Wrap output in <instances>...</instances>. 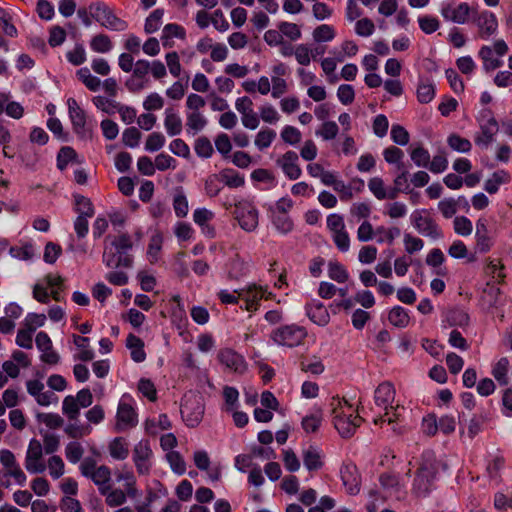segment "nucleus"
Returning <instances> with one entry per match:
<instances>
[{
    "instance_id": "nucleus-1",
    "label": "nucleus",
    "mask_w": 512,
    "mask_h": 512,
    "mask_svg": "<svg viewBox=\"0 0 512 512\" xmlns=\"http://www.w3.org/2000/svg\"><path fill=\"white\" fill-rule=\"evenodd\" d=\"M133 248V241L129 234L107 236L104 241L102 261L108 268L125 267L133 265V256L128 251Z\"/></svg>"
},
{
    "instance_id": "nucleus-2",
    "label": "nucleus",
    "mask_w": 512,
    "mask_h": 512,
    "mask_svg": "<svg viewBox=\"0 0 512 512\" xmlns=\"http://www.w3.org/2000/svg\"><path fill=\"white\" fill-rule=\"evenodd\" d=\"M331 414L335 429L343 438H350L356 432L363 422L359 416V408L357 414L354 415L352 405L347 400L339 397H333L330 401Z\"/></svg>"
},
{
    "instance_id": "nucleus-3",
    "label": "nucleus",
    "mask_w": 512,
    "mask_h": 512,
    "mask_svg": "<svg viewBox=\"0 0 512 512\" xmlns=\"http://www.w3.org/2000/svg\"><path fill=\"white\" fill-rule=\"evenodd\" d=\"M508 45L503 39L496 40L493 45H483L478 51V57L482 61V69L490 73L503 65L501 57L508 53Z\"/></svg>"
},
{
    "instance_id": "nucleus-4",
    "label": "nucleus",
    "mask_w": 512,
    "mask_h": 512,
    "mask_svg": "<svg viewBox=\"0 0 512 512\" xmlns=\"http://www.w3.org/2000/svg\"><path fill=\"white\" fill-rule=\"evenodd\" d=\"M205 411L203 397L197 393L185 394L181 403V415L188 427H197L202 421Z\"/></svg>"
},
{
    "instance_id": "nucleus-5",
    "label": "nucleus",
    "mask_w": 512,
    "mask_h": 512,
    "mask_svg": "<svg viewBox=\"0 0 512 512\" xmlns=\"http://www.w3.org/2000/svg\"><path fill=\"white\" fill-rule=\"evenodd\" d=\"M67 106L74 133L80 140L90 141L93 137V127L88 122L85 111L74 98H68Z\"/></svg>"
},
{
    "instance_id": "nucleus-6",
    "label": "nucleus",
    "mask_w": 512,
    "mask_h": 512,
    "mask_svg": "<svg viewBox=\"0 0 512 512\" xmlns=\"http://www.w3.org/2000/svg\"><path fill=\"white\" fill-rule=\"evenodd\" d=\"M307 337V331L297 324L283 325L272 330L271 340L280 346L296 347L303 343Z\"/></svg>"
},
{
    "instance_id": "nucleus-7",
    "label": "nucleus",
    "mask_w": 512,
    "mask_h": 512,
    "mask_svg": "<svg viewBox=\"0 0 512 512\" xmlns=\"http://www.w3.org/2000/svg\"><path fill=\"white\" fill-rule=\"evenodd\" d=\"M89 12L92 18L100 23L101 26L113 30L124 31L128 24L126 21L117 17L114 12L104 3L95 2L90 4Z\"/></svg>"
},
{
    "instance_id": "nucleus-8",
    "label": "nucleus",
    "mask_w": 512,
    "mask_h": 512,
    "mask_svg": "<svg viewBox=\"0 0 512 512\" xmlns=\"http://www.w3.org/2000/svg\"><path fill=\"white\" fill-rule=\"evenodd\" d=\"M234 215L243 230L253 232L257 229L259 212L250 201L241 200L235 203Z\"/></svg>"
},
{
    "instance_id": "nucleus-9",
    "label": "nucleus",
    "mask_w": 512,
    "mask_h": 512,
    "mask_svg": "<svg viewBox=\"0 0 512 512\" xmlns=\"http://www.w3.org/2000/svg\"><path fill=\"white\" fill-rule=\"evenodd\" d=\"M437 465L432 461H425L417 470L413 483V491L418 496H426L432 488L437 474Z\"/></svg>"
},
{
    "instance_id": "nucleus-10",
    "label": "nucleus",
    "mask_w": 512,
    "mask_h": 512,
    "mask_svg": "<svg viewBox=\"0 0 512 512\" xmlns=\"http://www.w3.org/2000/svg\"><path fill=\"white\" fill-rule=\"evenodd\" d=\"M153 451L149 440H140L133 448L132 460L139 475H148L152 468Z\"/></svg>"
},
{
    "instance_id": "nucleus-11",
    "label": "nucleus",
    "mask_w": 512,
    "mask_h": 512,
    "mask_svg": "<svg viewBox=\"0 0 512 512\" xmlns=\"http://www.w3.org/2000/svg\"><path fill=\"white\" fill-rule=\"evenodd\" d=\"M426 210H416L411 214V221L415 229L423 236L433 240L441 239L443 232L438 224L429 216Z\"/></svg>"
},
{
    "instance_id": "nucleus-12",
    "label": "nucleus",
    "mask_w": 512,
    "mask_h": 512,
    "mask_svg": "<svg viewBox=\"0 0 512 512\" xmlns=\"http://www.w3.org/2000/svg\"><path fill=\"white\" fill-rule=\"evenodd\" d=\"M25 468L31 474L43 473L46 470V464L43 461L42 444L35 438H32L28 444Z\"/></svg>"
},
{
    "instance_id": "nucleus-13",
    "label": "nucleus",
    "mask_w": 512,
    "mask_h": 512,
    "mask_svg": "<svg viewBox=\"0 0 512 512\" xmlns=\"http://www.w3.org/2000/svg\"><path fill=\"white\" fill-rule=\"evenodd\" d=\"M472 22L478 28V36L487 40L497 32L498 21L494 13L484 10L477 12L474 10L472 14Z\"/></svg>"
},
{
    "instance_id": "nucleus-14",
    "label": "nucleus",
    "mask_w": 512,
    "mask_h": 512,
    "mask_svg": "<svg viewBox=\"0 0 512 512\" xmlns=\"http://www.w3.org/2000/svg\"><path fill=\"white\" fill-rule=\"evenodd\" d=\"M239 297L251 302L248 306V309H250L254 302L262 298V291L253 285L247 289L235 290L233 293H230L228 290H220L218 293V298L223 304H237Z\"/></svg>"
},
{
    "instance_id": "nucleus-15",
    "label": "nucleus",
    "mask_w": 512,
    "mask_h": 512,
    "mask_svg": "<svg viewBox=\"0 0 512 512\" xmlns=\"http://www.w3.org/2000/svg\"><path fill=\"white\" fill-rule=\"evenodd\" d=\"M441 15L447 20L457 24H465L469 20L470 14L474 10L466 2H461L457 6L451 3H444L441 7Z\"/></svg>"
},
{
    "instance_id": "nucleus-16",
    "label": "nucleus",
    "mask_w": 512,
    "mask_h": 512,
    "mask_svg": "<svg viewBox=\"0 0 512 512\" xmlns=\"http://www.w3.org/2000/svg\"><path fill=\"white\" fill-rule=\"evenodd\" d=\"M35 342L41 352L40 360L42 362L48 365H57L60 362V355L53 349L52 341L46 332H39Z\"/></svg>"
},
{
    "instance_id": "nucleus-17",
    "label": "nucleus",
    "mask_w": 512,
    "mask_h": 512,
    "mask_svg": "<svg viewBox=\"0 0 512 512\" xmlns=\"http://www.w3.org/2000/svg\"><path fill=\"white\" fill-rule=\"evenodd\" d=\"M217 358L222 365L234 373L243 374L247 370V363L244 357L232 349L220 350Z\"/></svg>"
},
{
    "instance_id": "nucleus-18",
    "label": "nucleus",
    "mask_w": 512,
    "mask_h": 512,
    "mask_svg": "<svg viewBox=\"0 0 512 512\" xmlns=\"http://www.w3.org/2000/svg\"><path fill=\"white\" fill-rule=\"evenodd\" d=\"M298 155L294 151H287L276 160V164L282 169L283 173L290 179L296 180L301 174L302 170L298 164Z\"/></svg>"
},
{
    "instance_id": "nucleus-19",
    "label": "nucleus",
    "mask_w": 512,
    "mask_h": 512,
    "mask_svg": "<svg viewBox=\"0 0 512 512\" xmlns=\"http://www.w3.org/2000/svg\"><path fill=\"white\" fill-rule=\"evenodd\" d=\"M341 480L350 495H356L360 492V475L354 464H344L340 470Z\"/></svg>"
},
{
    "instance_id": "nucleus-20",
    "label": "nucleus",
    "mask_w": 512,
    "mask_h": 512,
    "mask_svg": "<svg viewBox=\"0 0 512 512\" xmlns=\"http://www.w3.org/2000/svg\"><path fill=\"white\" fill-rule=\"evenodd\" d=\"M499 126L495 118L490 117L486 122L481 123L480 132L474 137V142L482 149H487L494 141V136L497 134Z\"/></svg>"
},
{
    "instance_id": "nucleus-21",
    "label": "nucleus",
    "mask_w": 512,
    "mask_h": 512,
    "mask_svg": "<svg viewBox=\"0 0 512 512\" xmlns=\"http://www.w3.org/2000/svg\"><path fill=\"white\" fill-rule=\"evenodd\" d=\"M116 430L123 431L135 427L138 423L137 413L133 407L123 401H120L116 414Z\"/></svg>"
},
{
    "instance_id": "nucleus-22",
    "label": "nucleus",
    "mask_w": 512,
    "mask_h": 512,
    "mask_svg": "<svg viewBox=\"0 0 512 512\" xmlns=\"http://www.w3.org/2000/svg\"><path fill=\"white\" fill-rule=\"evenodd\" d=\"M395 399V389L390 382H383L378 385L374 392L375 404L384 408L386 414H389V406Z\"/></svg>"
},
{
    "instance_id": "nucleus-23",
    "label": "nucleus",
    "mask_w": 512,
    "mask_h": 512,
    "mask_svg": "<svg viewBox=\"0 0 512 512\" xmlns=\"http://www.w3.org/2000/svg\"><path fill=\"white\" fill-rule=\"evenodd\" d=\"M307 316L319 326H326L330 321V314L323 303L316 301L306 306Z\"/></svg>"
},
{
    "instance_id": "nucleus-24",
    "label": "nucleus",
    "mask_w": 512,
    "mask_h": 512,
    "mask_svg": "<svg viewBox=\"0 0 512 512\" xmlns=\"http://www.w3.org/2000/svg\"><path fill=\"white\" fill-rule=\"evenodd\" d=\"M476 247L479 252L485 253L490 250L492 246V239L489 236L487 222L485 219L480 218L476 222Z\"/></svg>"
},
{
    "instance_id": "nucleus-25",
    "label": "nucleus",
    "mask_w": 512,
    "mask_h": 512,
    "mask_svg": "<svg viewBox=\"0 0 512 512\" xmlns=\"http://www.w3.org/2000/svg\"><path fill=\"white\" fill-rule=\"evenodd\" d=\"M87 478L97 486L99 493H105V489L111 485V470L106 465H100Z\"/></svg>"
},
{
    "instance_id": "nucleus-26",
    "label": "nucleus",
    "mask_w": 512,
    "mask_h": 512,
    "mask_svg": "<svg viewBox=\"0 0 512 512\" xmlns=\"http://www.w3.org/2000/svg\"><path fill=\"white\" fill-rule=\"evenodd\" d=\"M164 115V127L167 134L171 137L179 135L183 128L181 117L172 108H166Z\"/></svg>"
},
{
    "instance_id": "nucleus-27",
    "label": "nucleus",
    "mask_w": 512,
    "mask_h": 512,
    "mask_svg": "<svg viewBox=\"0 0 512 512\" xmlns=\"http://www.w3.org/2000/svg\"><path fill=\"white\" fill-rule=\"evenodd\" d=\"M303 463L309 471H317L323 467L322 453L319 448L309 446L303 451Z\"/></svg>"
},
{
    "instance_id": "nucleus-28",
    "label": "nucleus",
    "mask_w": 512,
    "mask_h": 512,
    "mask_svg": "<svg viewBox=\"0 0 512 512\" xmlns=\"http://www.w3.org/2000/svg\"><path fill=\"white\" fill-rule=\"evenodd\" d=\"M126 347L130 350L131 358L136 363H141L146 359L144 351V342L134 334H129L126 339Z\"/></svg>"
},
{
    "instance_id": "nucleus-29",
    "label": "nucleus",
    "mask_w": 512,
    "mask_h": 512,
    "mask_svg": "<svg viewBox=\"0 0 512 512\" xmlns=\"http://www.w3.org/2000/svg\"><path fill=\"white\" fill-rule=\"evenodd\" d=\"M105 497V503L109 507H119L126 503L127 495L126 489L112 488V485L105 489V493H100Z\"/></svg>"
},
{
    "instance_id": "nucleus-30",
    "label": "nucleus",
    "mask_w": 512,
    "mask_h": 512,
    "mask_svg": "<svg viewBox=\"0 0 512 512\" xmlns=\"http://www.w3.org/2000/svg\"><path fill=\"white\" fill-rule=\"evenodd\" d=\"M208 121L202 112H186L187 133L195 135L205 128Z\"/></svg>"
},
{
    "instance_id": "nucleus-31",
    "label": "nucleus",
    "mask_w": 512,
    "mask_h": 512,
    "mask_svg": "<svg viewBox=\"0 0 512 512\" xmlns=\"http://www.w3.org/2000/svg\"><path fill=\"white\" fill-rule=\"evenodd\" d=\"M110 456L115 460H125L129 455L128 443L123 437L114 438L108 446Z\"/></svg>"
},
{
    "instance_id": "nucleus-32",
    "label": "nucleus",
    "mask_w": 512,
    "mask_h": 512,
    "mask_svg": "<svg viewBox=\"0 0 512 512\" xmlns=\"http://www.w3.org/2000/svg\"><path fill=\"white\" fill-rule=\"evenodd\" d=\"M220 180L229 188H239L245 184L244 177L234 169L226 168L218 173Z\"/></svg>"
},
{
    "instance_id": "nucleus-33",
    "label": "nucleus",
    "mask_w": 512,
    "mask_h": 512,
    "mask_svg": "<svg viewBox=\"0 0 512 512\" xmlns=\"http://www.w3.org/2000/svg\"><path fill=\"white\" fill-rule=\"evenodd\" d=\"M445 321L449 326L464 327L469 323V315L466 311L460 308H452L446 311Z\"/></svg>"
},
{
    "instance_id": "nucleus-34",
    "label": "nucleus",
    "mask_w": 512,
    "mask_h": 512,
    "mask_svg": "<svg viewBox=\"0 0 512 512\" xmlns=\"http://www.w3.org/2000/svg\"><path fill=\"white\" fill-rule=\"evenodd\" d=\"M171 422L166 414H160L158 418H150L145 422V431L150 435H156L159 430H167Z\"/></svg>"
},
{
    "instance_id": "nucleus-35",
    "label": "nucleus",
    "mask_w": 512,
    "mask_h": 512,
    "mask_svg": "<svg viewBox=\"0 0 512 512\" xmlns=\"http://www.w3.org/2000/svg\"><path fill=\"white\" fill-rule=\"evenodd\" d=\"M92 427L89 424H81L79 418L76 421H69L64 428V432L73 439L83 438L89 435Z\"/></svg>"
},
{
    "instance_id": "nucleus-36",
    "label": "nucleus",
    "mask_w": 512,
    "mask_h": 512,
    "mask_svg": "<svg viewBox=\"0 0 512 512\" xmlns=\"http://www.w3.org/2000/svg\"><path fill=\"white\" fill-rule=\"evenodd\" d=\"M388 320L395 327L405 328L410 322V317L406 309L395 306L390 310Z\"/></svg>"
},
{
    "instance_id": "nucleus-37",
    "label": "nucleus",
    "mask_w": 512,
    "mask_h": 512,
    "mask_svg": "<svg viewBox=\"0 0 512 512\" xmlns=\"http://www.w3.org/2000/svg\"><path fill=\"white\" fill-rule=\"evenodd\" d=\"M92 102L97 109L101 110L102 112L108 115L115 114L117 112L119 105L121 104L120 102L114 100V98L112 97H105L101 95L93 97Z\"/></svg>"
},
{
    "instance_id": "nucleus-38",
    "label": "nucleus",
    "mask_w": 512,
    "mask_h": 512,
    "mask_svg": "<svg viewBox=\"0 0 512 512\" xmlns=\"http://www.w3.org/2000/svg\"><path fill=\"white\" fill-rule=\"evenodd\" d=\"M510 362L507 357L500 358L492 369V375L500 385L508 384V370Z\"/></svg>"
},
{
    "instance_id": "nucleus-39",
    "label": "nucleus",
    "mask_w": 512,
    "mask_h": 512,
    "mask_svg": "<svg viewBox=\"0 0 512 512\" xmlns=\"http://www.w3.org/2000/svg\"><path fill=\"white\" fill-rule=\"evenodd\" d=\"M81 407L74 400V396L68 395L63 399L62 412L69 421H76L79 418Z\"/></svg>"
},
{
    "instance_id": "nucleus-40",
    "label": "nucleus",
    "mask_w": 512,
    "mask_h": 512,
    "mask_svg": "<svg viewBox=\"0 0 512 512\" xmlns=\"http://www.w3.org/2000/svg\"><path fill=\"white\" fill-rule=\"evenodd\" d=\"M117 481L125 482V489L129 498L134 499L139 496V490L136 486V478L131 471L119 473L116 476Z\"/></svg>"
},
{
    "instance_id": "nucleus-41",
    "label": "nucleus",
    "mask_w": 512,
    "mask_h": 512,
    "mask_svg": "<svg viewBox=\"0 0 512 512\" xmlns=\"http://www.w3.org/2000/svg\"><path fill=\"white\" fill-rule=\"evenodd\" d=\"M248 268L246 263L239 257L235 256L230 260L228 266V277L229 279L238 280L247 274Z\"/></svg>"
},
{
    "instance_id": "nucleus-42",
    "label": "nucleus",
    "mask_w": 512,
    "mask_h": 512,
    "mask_svg": "<svg viewBox=\"0 0 512 512\" xmlns=\"http://www.w3.org/2000/svg\"><path fill=\"white\" fill-rule=\"evenodd\" d=\"M75 211L78 216L93 217L95 210L91 200L83 195H75Z\"/></svg>"
},
{
    "instance_id": "nucleus-43",
    "label": "nucleus",
    "mask_w": 512,
    "mask_h": 512,
    "mask_svg": "<svg viewBox=\"0 0 512 512\" xmlns=\"http://www.w3.org/2000/svg\"><path fill=\"white\" fill-rule=\"evenodd\" d=\"M328 275L332 280L338 283H344L349 278L346 268L337 261H330L328 263Z\"/></svg>"
},
{
    "instance_id": "nucleus-44",
    "label": "nucleus",
    "mask_w": 512,
    "mask_h": 512,
    "mask_svg": "<svg viewBox=\"0 0 512 512\" xmlns=\"http://www.w3.org/2000/svg\"><path fill=\"white\" fill-rule=\"evenodd\" d=\"M276 138V132L270 128L261 129L255 137V146L260 150L268 148Z\"/></svg>"
},
{
    "instance_id": "nucleus-45",
    "label": "nucleus",
    "mask_w": 512,
    "mask_h": 512,
    "mask_svg": "<svg viewBox=\"0 0 512 512\" xmlns=\"http://www.w3.org/2000/svg\"><path fill=\"white\" fill-rule=\"evenodd\" d=\"M79 80L90 90L97 91L100 88L101 80L92 75L87 67L81 68L77 71Z\"/></svg>"
},
{
    "instance_id": "nucleus-46",
    "label": "nucleus",
    "mask_w": 512,
    "mask_h": 512,
    "mask_svg": "<svg viewBox=\"0 0 512 512\" xmlns=\"http://www.w3.org/2000/svg\"><path fill=\"white\" fill-rule=\"evenodd\" d=\"M447 143L451 149L460 153H468L472 148L471 142L458 134H451L447 138Z\"/></svg>"
},
{
    "instance_id": "nucleus-47",
    "label": "nucleus",
    "mask_w": 512,
    "mask_h": 512,
    "mask_svg": "<svg viewBox=\"0 0 512 512\" xmlns=\"http://www.w3.org/2000/svg\"><path fill=\"white\" fill-rule=\"evenodd\" d=\"M163 15H164L163 9L154 10L146 18L145 25H144V31L147 34H152V33L156 32L162 24Z\"/></svg>"
},
{
    "instance_id": "nucleus-48",
    "label": "nucleus",
    "mask_w": 512,
    "mask_h": 512,
    "mask_svg": "<svg viewBox=\"0 0 512 512\" xmlns=\"http://www.w3.org/2000/svg\"><path fill=\"white\" fill-rule=\"evenodd\" d=\"M84 454V448L81 443L77 441L69 442L65 447V456L66 459L72 463H78Z\"/></svg>"
},
{
    "instance_id": "nucleus-49",
    "label": "nucleus",
    "mask_w": 512,
    "mask_h": 512,
    "mask_svg": "<svg viewBox=\"0 0 512 512\" xmlns=\"http://www.w3.org/2000/svg\"><path fill=\"white\" fill-rule=\"evenodd\" d=\"M403 410H404V408L400 407L399 405H397L396 407H393L392 405H390L389 406V414L387 415L385 412L384 415H382L378 418H375L374 423L380 424L383 422H387L388 424H391V425H393L395 423H399L402 421L401 411H403Z\"/></svg>"
},
{
    "instance_id": "nucleus-50",
    "label": "nucleus",
    "mask_w": 512,
    "mask_h": 512,
    "mask_svg": "<svg viewBox=\"0 0 512 512\" xmlns=\"http://www.w3.org/2000/svg\"><path fill=\"white\" fill-rule=\"evenodd\" d=\"M90 47L97 53H107L112 49V42L105 34H98L90 41Z\"/></svg>"
},
{
    "instance_id": "nucleus-51",
    "label": "nucleus",
    "mask_w": 512,
    "mask_h": 512,
    "mask_svg": "<svg viewBox=\"0 0 512 512\" xmlns=\"http://www.w3.org/2000/svg\"><path fill=\"white\" fill-rule=\"evenodd\" d=\"M166 459L174 473L182 475L186 472V463L179 452L169 451L166 454Z\"/></svg>"
},
{
    "instance_id": "nucleus-52",
    "label": "nucleus",
    "mask_w": 512,
    "mask_h": 512,
    "mask_svg": "<svg viewBox=\"0 0 512 512\" xmlns=\"http://www.w3.org/2000/svg\"><path fill=\"white\" fill-rule=\"evenodd\" d=\"M375 234L378 236V243L388 242L389 244H392L395 238L400 235V229L397 227L386 228L384 226H379L376 228Z\"/></svg>"
},
{
    "instance_id": "nucleus-53",
    "label": "nucleus",
    "mask_w": 512,
    "mask_h": 512,
    "mask_svg": "<svg viewBox=\"0 0 512 512\" xmlns=\"http://www.w3.org/2000/svg\"><path fill=\"white\" fill-rule=\"evenodd\" d=\"M339 132V127L334 121H325L320 129L316 130L315 134L320 136L323 140H333Z\"/></svg>"
},
{
    "instance_id": "nucleus-54",
    "label": "nucleus",
    "mask_w": 512,
    "mask_h": 512,
    "mask_svg": "<svg viewBox=\"0 0 512 512\" xmlns=\"http://www.w3.org/2000/svg\"><path fill=\"white\" fill-rule=\"evenodd\" d=\"M273 225L282 234H287L293 229V221L285 213L275 214L272 218Z\"/></svg>"
},
{
    "instance_id": "nucleus-55",
    "label": "nucleus",
    "mask_w": 512,
    "mask_h": 512,
    "mask_svg": "<svg viewBox=\"0 0 512 512\" xmlns=\"http://www.w3.org/2000/svg\"><path fill=\"white\" fill-rule=\"evenodd\" d=\"M185 36L184 29L178 24H167L162 31L161 40L164 46H168V41L174 37L183 38Z\"/></svg>"
},
{
    "instance_id": "nucleus-56",
    "label": "nucleus",
    "mask_w": 512,
    "mask_h": 512,
    "mask_svg": "<svg viewBox=\"0 0 512 512\" xmlns=\"http://www.w3.org/2000/svg\"><path fill=\"white\" fill-rule=\"evenodd\" d=\"M410 157L411 160L415 163L418 167H427L430 163V153L427 149L418 146L410 151Z\"/></svg>"
},
{
    "instance_id": "nucleus-57",
    "label": "nucleus",
    "mask_w": 512,
    "mask_h": 512,
    "mask_svg": "<svg viewBox=\"0 0 512 512\" xmlns=\"http://www.w3.org/2000/svg\"><path fill=\"white\" fill-rule=\"evenodd\" d=\"M508 179V175L504 171L495 172L491 178L486 180L484 188L490 193L494 194L498 191L499 186L505 183Z\"/></svg>"
},
{
    "instance_id": "nucleus-58",
    "label": "nucleus",
    "mask_w": 512,
    "mask_h": 512,
    "mask_svg": "<svg viewBox=\"0 0 512 512\" xmlns=\"http://www.w3.org/2000/svg\"><path fill=\"white\" fill-rule=\"evenodd\" d=\"M384 159L389 164H397L398 169H403L404 165L401 162L404 153L401 149L395 146H390L383 151Z\"/></svg>"
},
{
    "instance_id": "nucleus-59",
    "label": "nucleus",
    "mask_w": 512,
    "mask_h": 512,
    "mask_svg": "<svg viewBox=\"0 0 512 512\" xmlns=\"http://www.w3.org/2000/svg\"><path fill=\"white\" fill-rule=\"evenodd\" d=\"M335 37V30L332 26L322 24L316 27L313 31V39L316 42H328L333 40Z\"/></svg>"
},
{
    "instance_id": "nucleus-60",
    "label": "nucleus",
    "mask_w": 512,
    "mask_h": 512,
    "mask_svg": "<svg viewBox=\"0 0 512 512\" xmlns=\"http://www.w3.org/2000/svg\"><path fill=\"white\" fill-rule=\"evenodd\" d=\"M278 29L283 36H286L291 41H296L301 38V30L295 23L282 21L278 24Z\"/></svg>"
},
{
    "instance_id": "nucleus-61",
    "label": "nucleus",
    "mask_w": 512,
    "mask_h": 512,
    "mask_svg": "<svg viewBox=\"0 0 512 512\" xmlns=\"http://www.w3.org/2000/svg\"><path fill=\"white\" fill-rule=\"evenodd\" d=\"M162 242L163 239L160 234H155L151 237L147 250V256L151 263H155L158 261L159 252L162 247Z\"/></svg>"
},
{
    "instance_id": "nucleus-62",
    "label": "nucleus",
    "mask_w": 512,
    "mask_h": 512,
    "mask_svg": "<svg viewBox=\"0 0 512 512\" xmlns=\"http://www.w3.org/2000/svg\"><path fill=\"white\" fill-rule=\"evenodd\" d=\"M141 132L136 127H129L123 131L122 141L125 146L135 148L139 145Z\"/></svg>"
},
{
    "instance_id": "nucleus-63",
    "label": "nucleus",
    "mask_w": 512,
    "mask_h": 512,
    "mask_svg": "<svg viewBox=\"0 0 512 512\" xmlns=\"http://www.w3.org/2000/svg\"><path fill=\"white\" fill-rule=\"evenodd\" d=\"M37 420L50 429L60 428L64 423L62 417L56 413H39L37 414Z\"/></svg>"
},
{
    "instance_id": "nucleus-64",
    "label": "nucleus",
    "mask_w": 512,
    "mask_h": 512,
    "mask_svg": "<svg viewBox=\"0 0 512 512\" xmlns=\"http://www.w3.org/2000/svg\"><path fill=\"white\" fill-rule=\"evenodd\" d=\"M166 142L165 136L160 132L151 133L145 143V149L149 152L160 150Z\"/></svg>"
}]
</instances>
